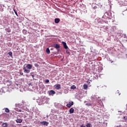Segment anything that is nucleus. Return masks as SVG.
I'll use <instances>...</instances> for the list:
<instances>
[{
  "instance_id": "f257e3e1",
  "label": "nucleus",
  "mask_w": 127,
  "mask_h": 127,
  "mask_svg": "<svg viewBox=\"0 0 127 127\" xmlns=\"http://www.w3.org/2000/svg\"><path fill=\"white\" fill-rule=\"evenodd\" d=\"M26 67L25 66H23V69L24 70V72L26 73V74H28V73H30V69H32V65L30 64H27ZM26 68L27 69H26Z\"/></svg>"
},
{
  "instance_id": "f03ea898",
  "label": "nucleus",
  "mask_w": 127,
  "mask_h": 127,
  "mask_svg": "<svg viewBox=\"0 0 127 127\" xmlns=\"http://www.w3.org/2000/svg\"><path fill=\"white\" fill-rule=\"evenodd\" d=\"M40 124H41V125H42L43 126H46V127H47V126H48V125H49V123L46 122V121L41 122Z\"/></svg>"
},
{
  "instance_id": "7ed1b4c3",
  "label": "nucleus",
  "mask_w": 127,
  "mask_h": 127,
  "mask_svg": "<svg viewBox=\"0 0 127 127\" xmlns=\"http://www.w3.org/2000/svg\"><path fill=\"white\" fill-rule=\"evenodd\" d=\"M55 91L54 90H50L49 91V95L50 96H53V95L55 94Z\"/></svg>"
},
{
  "instance_id": "20e7f679",
  "label": "nucleus",
  "mask_w": 127,
  "mask_h": 127,
  "mask_svg": "<svg viewBox=\"0 0 127 127\" xmlns=\"http://www.w3.org/2000/svg\"><path fill=\"white\" fill-rule=\"evenodd\" d=\"M55 87L57 90H60L61 89V85L60 84H56L55 85Z\"/></svg>"
},
{
  "instance_id": "39448f33",
  "label": "nucleus",
  "mask_w": 127,
  "mask_h": 127,
  "mask_svg": "<svg viewBox=\"0 0 127 127\" xmlns=\"http://www.w3.org/2000/svg\"><path fill=\"white\" fill-rule=\"evenodd\" d=\"M73 105H74V102H69V104L66 105V107H67V108H70V107H72Z\"/></svg>"
},
{
  "instance_id": "423d86ee",
  "label": "nucleus",
  "mask_w": 127,
  "mask_h": 127,
  "mask_svg": "<svg viewBox=\"0 0 127 127\" xmlns=\"http://www.w3.org/2000/svg\"><path fill=\"white\" fill-rule=\"evenodd\" d=\"M54 47H55L56 49H57V50H58V49L60 48V45H59V44H55L54 45Z\"/></svg>"
},
{
  "instance_id": "0eeeda50",
  "label": "nucleus",
  "mask_w": 127,
  "mask_h": 127,
  "mask_svg": "<svg viewBox=\"0 0 127 127\" xmlns=\"http://www.w3.org/2000/svg\"><path fill=\"white\" fill-rule=\"evenodd\" d=\"M60 22V19L59 18L55 19V23H59Z\"/></svg>"
},
{
  "instance_id": "6e6552de",
  "label": "nucleus",
  "mask_w": 127,
  "mask_h": 127,
  "mask_svg": "<svg viewBox=\"0 0 127 127\" xmlns=\"http://www.w3.org/2000/svg\"><path fill=\"white\" fill-rule=\"evenodd\" d=\"M16 122V123H19V124H20L22 122V120H21V119H17Z\"/></svg>"
},
{
  "instance_id": "1a4fd4ad",
  "label": "nucleus",
  "mask_w": 127,
  "mask_h": 127,
  "mask_svg": "<svg viewBox=\"0 0 127 127\" xmlns=\"http://www.w3.org/2000/svg\"><path fill=\"white\" fill-rule=\"evenodd\" d=\"M73 113H74V108H71L69 109V113L73 114Z\"/></svg>"
},
{
  "instance_id": "9d476101",
  "label": "nucleus",
  "mask_w": 127,
  "mask_h": 127,
  "mask_svg": "<svg viewBox=\"0 0 127 127\" xmlns=\"http://www.w3.org/2000/svg\"><path fill=\"white\" fill-rule=\"evenodd\" d=\"M64 49H69V48H68V46H67V44H66V42H64Z\"/></svg>"
},
{
  "instance_id": "9b49d317",
  "label": "nucleus",
  "mask_w": 127,
  "mask_h": 127,
  "mask_svg": "<svg viewBox=\"0 0 127 127\" xmlns=\"http://www.w3.org/2000/svg\"><path fill=\"white\" fill-rule=\"evenodd\" d=\"M83 89L84 90H87L88 89V85L87 84H84L83 85Z\"/></svg>"
},
{
  "instance_id": "f8f14e48",
  "label": "nucleus",
  "mask_w": 127,
  "mask_h": 127,
  "mask_svg": "<svg viewBox=\"0 0 127 127\" xmlns=\"http://www.w3.org/2000/svg\"><path fill=\"white\" fill-rule=\"evenodd\" d=\"M76 86H75V85H73L72 86H70V89L71 90H75V89H76Z\"/></svg>"
},
{
  "instance_id": "ddd939ff",
  "label": "nucleus",
  "mask_w": 127,
  "mask_h": 127,
  "mask_svg": "<svg viewBox=\"0 0 127 127\" xmlns=\"http://www.w3.org/2000/svg\"><path fill=\"white\" fill-rule=\"evenodd\" d=\"M5 30L8 33H9L11 31V30H10V28H7L5 29Z\"/></svg>"
},
{
  "instance_id": "4468645a",
  "label": "nucleus",
  "mask_w": 127,
  "mask_h": 127,
  "mask_svg": "<svg viewBox=\"0 0 127 127\" xmlns=\"http://www.w3.org/2000/svg\"><path fill=\"white\" fill-rule=\"evenodd\" d=\"M7 126H8L7 123H4L2 125V127H7Z\"/></svg>"
},
{
  "instance_id": "2eb2a0df",
  "label": "nucleus",
  "mask_w": 127,
  "mask_h": 127,
  "mask_svg": "<svg viewBox=\"0 0 127 127\" xmlns=\"http://www.w3.org/2000/svg\"><path fill=\"white\" fill-rule=\"evenodd\" d=\"M46 53L47 54H50V50L48 48L46 49Z\"/></svg>"
},
{
  "instance_id": "dca6fc26",
  "label": "nucleus",
  "mask_w": 127,
  "mask_h": 127,
  "mask_svg": "<svg viewBox=\"0 0 127 127\" xmlns=\"http://www.w3.org/2000/svg\"><path fill=\"white\" fill-rule=\"evenodd\" d=\"M66 54L70 55V50L69 49H66Z\"/></svg>"
},
{
  "instance_id": "f3484780",
  "label": "nucleus",
  "mask_w": 127,
  "mask_h": 127,
  "mask_svg": "<svg viewBox=\"0 0 127 127\" xmlns=\"http://www.w3.org/2000/svg\"><path fill=\"white\" fill-rule=\"evenodd\" d=\"M92 7L93 9H97V6L95 4H92Z\"/></svg>"
},
{
  "instance_id": "a211bd4d",
  "label": "nucleus",
  "mask_w": 127,
  "mask_h": 127,
  "mask_svg": "<svg viewBox=\"0 0 127 127\" xmlns=\"http://www.w3.org/2000/svg\"><path fill=\"white\" fill-rule=\"evenodd\" d=\"M92 104L90 103H87L85 104V105L87 106V107H90L92 106Z\"/></svg>"
},
{
  "instance_id": "6ab92c4d",
  "label": "nucleus",
  "mask_w": 127,
  "mask_h": 127,
  "mask_svg": "<svg viewBox=\"0 0 127 127\" xmlns=\"http://www.w3.org/2000/svg\"><path fill=\"white\" fill-rule=\"evenodd\" d=\"M86 127H92V124L90 123H87L86 126Z\"/></svg>"
},
{
  "instance_id": "aec40b11",
  "label": "nucleus",
  "mask_w": 127,
  "mask_h": 127,
  "mask_svg": "<svg viewBox=\"0 0 127 127\" xmlns=\"http://www.w3.org/2000/svg\"><path fill=\"white\" fill-rule=\"evenodd\" d=\"M8 55L11 57H12V52H9L8 53Z\"/></svg>"
},
{
  "instance_id": "412c9836",
  "label": "nucleus",
  "mask_w": 127,
  "mask_h": 127,
  "mask_svg": "<svg viewBox=\"0 0 127 127\" xmlns=\"http://www.w3.org/2000/svg\"><path fill=\"white\" fill-rule=\"evenodd\" d=\"M5 112L6 113H9V109H8V108H5Z\"/></svg>"
},
{
  "instance_id": "4be33fe9",
  "label": "nucleus",
  "mask_w": 127,
  "mask_h": 127,
  "mask_svg": "<svg viewBox=\"0 0 127 127\" xmlns=\"http://www.w3.org/2000/svg\"><path fill=\"white\" fill-rule=\"evenodd\" d=\"M34 65L37 68H38V66H39V65H38V64H34Z\"/></svg>"
},
{
  "instance_id": "5701e85b",
  "label": "nucleus",
  "mask_w": 127,
  "mask_h": 127,
  "mask_svg": "<svg viewBox=\"0 0 127 127\" xmlns=\"http://www.w3.org/2000/svg\"><path fill=\"white\" fill-rule=\"evenodd\" d=\"M13 10H14V11L15 14H16V15L17 16H18V14H17V12H16V11H15V9H13Z\"/></svg>"
},
{
  "instance_id": "b1692460",
  "label": "nucleus",
  "mask_w": 127,
  "mask_h": 127,
  "mask_svg": "<svg viewBox=\"0 0 127 127\" xmlns=\"http://www.w3.org/2000/svg\"><path fill=\"white\" fill-rule=\"evenodd\" d=\"M124 119L125 121H127V116H125V117H124Z\"/></svg>"
},
{
  "instance_id": "393cba45",
  "label": "nucleus",
  "mask_w": 127,
  "mask_h": 127,
  "mask_svg": "<svg viewBox=\"0 0 127 127\" xmlns=\"http://www.w3.org/2000/svg\"><path fill=\"white\" fill-rule=\"evenodd\" d=\"M45 82H46V83H49V79H46V80H45Z\"/></svg>"
},
{
  "instance_id": "a878e982",
  "label": "nucleus",
  "mask_w": 127,
  "mask_h": 127,
  "mask_svg": "<svg viewBox=\"0 0 127 127\" xmlns=\"http://www.w3.org/2000/svg\"><path fill=\"white\" fill-rule=\"evenodd\" d=\"M23 33L26 34L27 31H26V30H23Z\"/></svg>"
},
{
  "instance_id": "bb28decb",
  "label": "nucleus",
  "mask_w": 127,
  "mask_h": 127,
  "mask_svg": "<svg viewBox=\"0 0 127 127\" xmlns=\"http://www.w3.org/2000/svg\"><path fill=\"white\" fill-rule=\"evenodd\" d=\"M20 75L21 76H22V75H23V72H20Z\"/></svg>"
},
{
  "instance_id": "cd10ccee",
  "label": "nucleus",
  "mask_w": 127,
  "mask_h": 127,
  "mask_svg": "<svg viewBox=\"0 0 127 127\" xmlns=\"http://www.w3.org/2000/svg\"><path fill=\"white\" fill-rule=\"evenodd\" d=\"M80 127H86L85 125H82Z\"/></svg>"
},
{
  "instance_id": "c85d7f7f",
  "label": "nucleus",
  "mask_w": 127,
  "mask_h": 127,
  "mask_svg": "<svg viewBox=\"0 0 127 127\" xmlns=\"http://www.w3.org/2000/svg\"><path fill=\"white\" fill-rule=\"evenodd\" d=\"M62 44H63V46H64V42H62Z\"/></svg>"
},
{
  "instance_id": "c756f323",
  "label": "nucleus",
  "mask_w": 127,
  "mask_h": 127,
  "mask_svg": "<svg viewBox=\"0 0 127 127\" xmlns=\"http://www.w3.org/2000/svg\"><path fill=\"white\" fill-rule=\"evenodd\" d=\"M19 112H21V110H19Z\"/></svg>"
},
{
  "instance_id": "7c9ffc66",
  "label": "nucleus",
  "mask_w": 127,
  "mask_h": 127,
  "mask_svg": "<svg viewBox=\"0 0 127 127\" xmlns=\"http://www.w3.org/2000/svg\"><path fill=\"white\" fill-rule=\"evenodd\" d=\"M113 62H114V61H112V62H111V63H113Z\"/></svg>"
},
{
  "instance_id": "2f4dec72",
  "label": "nucleus",
  "mask_w": 127,
  "mask_h": 127,
  "mask_svg": "<svg viewBox=\"0 0 127 127\" xmlns=\"http://www.w3.org/2000/svg\"><path fill=\"white\" fill-rule=\"evenodd\" d=\"M117 127H121V126H117Z\"/></svg>"
}]
</instances>
